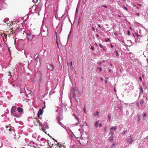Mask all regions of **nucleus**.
Listing matches in <instances>:
<instances>
[{
	"instance_id": "1",
	"label": "nucleus",
	"mask_w": 148,
	"mask_h": 148,
	"mask_svg": "<svg viewBox=\"0 0 148 148\" xmlns=\"http://www.w3.org/2000/svg\"><path fill=\"white\" fill-rule=\"evenodd\" d=\"M17 107L15 106H13L11 110V114L12 115L15 117H19V115L18 113Z\"/></svg>"
},
{
	"instance_id": "54",
	"label": "nucleus",
	"mask_w": 148,
	"mask_h": 148,
	"mask_svg": "<svg viewBox=\"0 0 148 148\" xmlns=\"http://www.w3.org/2000/svg\"><path fill=\"white\" fill-rule=\"evenodd\" d=\"M97 37H98L99 35H98V34H97Z\"/></svg>"
},
{
	"instance_id": "12",
	"label": "nucleus",
	"mask_w": 148,
	"mask_h": 148,
	"mask_svg": "<svg viewBox=\"0 0 148 148\" xmlns=\"http://www.w3.org/2000/svg\"><path fill=\"white\" fill-rule=\"evenodd\" d=\"M116 128H117V127L116 126H114V127H112L110 128V130H116Z\"/></svg>"
},
{
	"instance_id": "15",
	"label": "nucleus",
	"mask_w": 148,
	"mask_h": 148,
	"mask_svg": "<svg viewBox=\"0 0 148 148\" xmlns=\"http://www.w3.org/2000/svg\"><path fill=\"white\" fill-rule=\"evenodd\" d=\"M73 91H72L73 92L72 97H74L76 96L75 94V92L73 89Z\"/></svg>"
},
{
	"instance_id": "17",
	"label": "nucleus",
	"mask_w": 148,
	"mask_h": 148,
	"mask_svg": "<svg viewBox=\"0 0 148 148\" xmlns=\"http://www.w3.org/2000/svg\"><path fill=\"white\" fill-rule=\"evenodd\" d=\"M144 101L143 100H141L140 101V104L141 106H143V104L144 103Z\"/></svg>"
},
{
	"instance_id": "56",
	"label": "nucleus",
	"mask_w": 148,
	"mask_h": 148,
	"mask_svg": "<svg viewBox=\"0 0 148 148\" xmlns=\"http://www.w3.org/2000/svg\"><path fill=\"white\" fill-rule=\"evenodd\" d=\"M111 47H113V46H112V45H111Z\"/></svg>"
},
{
	"instance_id": "29",
	"label": "nucleus",
	"mask_w": 148,
	"mask_h": 148,
	"mask_svg": "<svg viewBox=\"0 0 148 148\" xmlns=\"http://www.w3.org/2000/svg\"><path fill=\"white\" fill-rule=\"evenodd\" d=\"M137 5L140 6H142L143 5L142 4H138V3H137Z\"/></svg>"
},
{
	"instance_id": "30",
	"label": "nucleus",
	"mask_w": 148,
	"mask_h": 148,
	"mask_svg": "<svg viewBox=\"0 0 148 148\" xmlns=\"http://www.w3.org/2000/svg\"><path fill=\"white\" fill-rule=\"evenodd\" d=\"M99 45L100 48H103V46L101 44H99Z\"/></svg>"
},
{
	"instance_id": "46",
	"label": "nucleus",
	"mask_w": 148,
	"mask_h": 148,
	"mask_svg": "<svg viewBox=\"0 0 148 148\" xmlns=\"http://www.w3.org/2000/svg\"><path fill=\"white\" fill-rule=\"evenodd\" d=\"M71 66H72V62H71Z\"/></svg>"
},
{
	"instance_id": "50",
	"label": "nucleus",
	"mask_w": 148,
	"mask_h": 148,
	"mask_svg": "<svg viewBox=\"0 0 148 148\" xmlns=\"http://www.w3.org/2000/svg\"><path fill=\"white\" fill-rule=\"evenodd\" d=\"M12 28H10V31L12 30Z\"/></svg>"
},
{
	"instance_id": "18",
	"label": "nucleus",
	"mask_w": 148,
	"mask_h": 148,
	"mask_svg": "<svg viewBox=\"0 0 148 148\" xmlns=\"http://www.w3.org/2000/svg\"><path fill=\"white\" fill-rule=\"evenodd\" d=\"M136 31L138 33L140 34V29L139 28H138V29L136 30Z\"/></svg>"
},
{
	"instance_id": "31",
	"label": "nucleus",
	"mask_w": 148,
	"mask_h": 148,
	"mask_svg": "<svg viewBox=\"0 0 148 148\" xmlns=\"http://www.w3.org/2000/svg\"><path fill=\"white\" fill-rule=\"evenodd\" d=\"M101 6H103V7H105V8H107V6H106V5H101Z\"/></svg>"
},
{
	"instance_id": "34",
	"label": "nucleus",
	"mask_w": 148,
	"mask_h": 148,
	"mask_svg": "<svg viewBox=\"0 0 148 148\" xmlns=\"http://www.w3.org/2000/svg\"><path fill=\"white\" fill-rule=\"evenodd\" d=\"M99 126L100 127H102V124L101 123H100L99 124Z\"/></svg>"
},
{
	"instance_id": "4",
	"label": "nucleus",
	"mask_w": 148,
	"mask_h": 148,
	"mask_svg": "<svg viewBox=\"0 0 148 148\" xmlns=\"http://www.w3.org/2000/svg\"><path fill=\"white\" fill-rule=\"evenodd\" d=\"M126 141L127 142L129 143V144H132V143L133 141V138L132 135H130L127 138Z\"/></svg>"
},
{
	"instance_id": "9",
	"label": "nucleus",
	"mask_w": 148,
	"mask_h": 148,
	"mask_svg": "<svg viewBox=\"0 0 148 148\" xmlns=\"http://www.w3.org/2000/svg\"><path fill=\"white\" fill-rule=\"evenodd\" d=\"M17 110L18 112L21 113L23 111V109L22 108L18 107L17 108Z\"/></svg>"
},
{
	"instance_id": "20",
	"label": "nucleus",
	"mask_w": 148,
	"mask_h": 148,
	"mask_svg": "<svg viewBox=\"0 0 148 148\" xmlns=\"http://www.w3.org/2000/svg\"><path fill=\"white\" fill-rule=\"evenodd\" d=\"M115 52L116 53V56L117 57H118L119 56V54L118 53V51H115Z\"/></svg>"
},
{
	"instance_id": "5",
	"label": "nucleus",
	"mask_w": 148,
	"mask_h": 148,
	"mask_svg": "<svg viewBox=\"0 0 148 148\" xmlns=\"http://www.w3.org/2000/svg\"><path fill=\"white\" fill-rule=\"evenodd\" d=\"M56 42L57 44L58 47L59 48L58 45L59 43H60L61 44H62L60 41V37L58 36L57 33L56 31Z\"/></svg>"
},
{
	"instance_id": "3",
	"label": "nucleus",
	"mask_w": 148,
	"mask_h": 148,
	"mask_svg": "<svg viewBox=\"0 0 148 148\" xmlns=\"http://www.w3.org/2000/svg\"><path fill=\"white\" fill-rule=\"evenodd\" d=\"M41 33L43 36H46L48 34L47 28H41Z\"/></svg>"
},
{
	"instance_id": "58",
	"label": "nucleus",
	"mask_w": 148,
	"mask_h": 148,
	"mask_svg": "<svg viewBox=\"0 0 148 148\" xmlns=\"http://www.w3.org/2000/svg\"><path fill=\"white\" fill-rule=\"evenodd\" d=\"M103 50H104V51H105V50H105V49H104V48H103Z\"/></svg>"
},
{
	"instance_id": "10",
	"label": "nucleus",
	"mask_w": 148,
	"mask_h": 148,
	"mask_svg": "<svg viewBox=\"0 0 148 148\" xmlns=\"http://www.w3.org/2000/svg\"><path fill=\"white\" fill-rule=\"evenodd\" d=\"M57 120L58 121V123L60 125L62 126V125H63L60 122V116H58L57 118Z\"/></svg>"
},
{
	"instance_id": "19",
	"label": "nucleus",
	"mask_w": 148,
	"mask_h": 148,
	"mask_svg": "<svg viewBox=\"0 0 148 148\" xmlns=\"http://www.w3.org/2000/svg\"><path fill=\"white\" fill-rule=\"evenodd\" d=\"M57 145V146L59 148H61V147L62 146V145L61 144H60V143H58Z\"/></svg>"
},
{
	"instance_id": "57",
	"label": "nucleus",
	"mask_w": 148,
	"mask_h": 148,
	"mask_svg": "<svg viewBox=\"0 0 148 148\" xmlns=\"http://www.w3.org/2000/svg\"><path fill=\"white\" fill-rule=\"evenodd\" d=\"M140 119L138 120V121H139L140 122Z\"/></svg>"
},
{
	"instance_id": "26",
	"label": "nucleus",
	"mask_w": 148,
	"mask_h": 148,
	"mask_svg": "<svg viewBox=\"0 0 148 148\" xmlns=\"http://www.w3.org/2000/svg\"><path fill=\"white\" fill-rule=\"evenodd\" d=\"M139 78L140 81L141 82L142 80V78H141V76Z\"/></svg>"
},
{
	"instance_id": "6",
	"label": "nucleus",
	"mask_w": 148,
	"mask_h": 148,
	"mask_svg": "<svg viewBox=\"0 0 148 148\" xmlns=\"http://www.w3.org/2000/svg\"><path fill=\"white\" fill-rule=\"evenodd\" d=\"M43 110H41V109H40L38 113H37V116L40 119H42V117H40V115H41L43 113Z\"/></svg>"
},
{
	"instance_id": "53",
	"label": "nucleus",
	"mask_w": 148,
	"mask_h": 148,
	"mask_svg": "<svg viewBox=\"0 0 148 148\" xmlns=\"http://www.w3.org/2000/svg\"><path fill=\"white\" fill-rule=\"evenodd\" d=\"M110 66H112V64H111V63H110Z\"/></svg>"
},
{
	"instance_id": "55",
	"label": "nucleus",
	"mask_w": 148,
	"mask_h": 148,
	"mask_svg": "<svg viewBox=\"0 0 148 148\" xmlns=\"http://www.w3.org/2000/svg\"><path fill=\"white\" fill-rule=\"evenodd\" d=\"M109 71L110 72H111V69H110V70H109Z\"/></svg>"
},
{
	"instance_id": "8",
	"label": "nucleus",
	"mask_w": 148,
	"mask_h": 148,
	"mask_svg": "<svg viewBox=\"0 0 148 148\" xmlns=\"http://www.w3.org/2000/svg\"><path fill=\"white\" fill-rule=\"evenodd\" d=\"M48 68L49 70L51 71H53L54 69L53 66L51 64H49L48 66Z\"/></svg>"
},
{
	"instance_id": "40",
	"label": "nucleus",
	"mask_w": 148,
	"mask_h": 148,
	"mask_svg": "<svg viewBox=\"0 0 148 148\" xmlns=\"http://www.w3.org/2000/svg\"><path fill=\"white\" fill-rule=\"evenodd\" d=\"M44 25V24H43H43H42V26H41V28H43V27H44V25Z\"/></svg>"
},
{
	"instance_id": "48",
	"label": "nucleus",
	"mask_w": 148,
	"mask_h": 148,
	"mask_svg": "<svg viewBox=\"0 0 148 148\" xmlns=\"http://www.w3.org/2000/svg\"><path fill=\"white\" fill-rule=\"evenodd\" d=\"M140 115H138V118H140Z\"/></svg>"
},
{
	"instance_id": "38",
	"label": "nucleus",
	"mask_w": 148,
	"mask_h": 148,
	"mask_svg": "<svg viewBox=\"0 0 148 148\" xmlns=\"http://www.w3.org/2000/svg\"><path fill=\"white\" fill-rule=\"evenodd\" d=\"M75 117L78 120L79 119L76 116H75Z\"/></svg>"
},
{
	"instance_id": "59",
	"label": "nucleus",
	"mask_w": 148,
	"mask_h": 148,
	"mask_svg": "<svg viewBox=\"0 0 148 148\" xmlns=\"http://www.w3.org/2000/svg\"><path fill=\"white\" fill-rule=\"evenodd\" d=\"M92 29H93V30H95V28H92Z\"/></svg>"
},
{
	"instance_id": "37",
	"label": "nucleus",
	"mask_w": 148,
	"mask_h": 148,
	"mask_svg": "<svg viewBox=\"0 0 148 148\" xmlns=\"http://www.w3.org/2000/svg\"><path fill=\"white\" fill-rule=\"evenodd\" d=\"M8 130L9 131H10L11 130H10V127H9V128L8 129Z\"/></svg>"
},
{
	"instance_id": "42",
	"label": "nucleus",
	"mask_w": 148,
	"mask_h": 148,
	"mask_svg": "<svg viewBox=\"0 0 148 148\" xmlns=\"http://www.w3.org/2000/svg\"><path fill=\"white\" fill-rule=\"evenodd\" d=\"M125 132H126V131H124V132H123V134L124 135V134H125Z\"/></svg>"
},
{
	"instance_id": "28",
	"label": "nucleus",
	"mask_w": 148,
	"mask_h": 148,
	"mask_svg": "<svg viewBox=\"0 0 148 148\" xmlns=\"http://www.w3.org/2000/svg\"><path fill=\"white\" fill-rule=\"evenodd\" d=\"M108 117L109 120L110 121V115H108Z\"/></svg>"
},
{
	"instance_id": "47",
	"label": "nucleus",
	"mask_w": 148,
	"mask_h": 148,
	"mask_svg": "<svg viewBox=\"0 0 148 148\" xmlns=\"http://www.w3.org/2000/svg\"><path fill=\"white\" fill-rule=\"evenodd\" d=\"M84 112H85V111H86V110H85V108H84Z\"/></svg>"
},
{
	"instance_id": "2",
	"label": "nucleus",
	"mask_w": 148,
	"mask_h": 148,
	"mask_svg": "<svg viewBox=\"0 0 148 148\" xmlns=\"http://www.w3.org/2000/svg\"><path fill=\"white\" fill-rule=\"evenodd\" d=\"M17 22V23H18ZM17 23L15 21L14 22H9L6 23L7 26L10 27H12V28H13V27H16V28H20V26L18 25H16Z\"/></svg>"
},
{
	"instance_id": "52",
	"label": "nucleus",
	"mask_w": 148,
	"mask_h": 148,
	"mask_svg": "<svg viewBox=\"0 0 148 148\" xmlns=\"http://www.w3.org/2000/svg\"><path fill=\"white\" fill-rule=\"evenodd\" d=\"M95 45L97 46H98V45H97V43H95Z\"/></svg>"
},
{
	"instance_id": "44",
	"label": "nucleus",
	"mask_w": 148,
	"mask_h": 148,
	"mask_svg": "<svg viewBox=\"0 0 148 148\" xmlns=\"http://www.w3.org/2000/svg\"><path fill=\"white\" fill-rule=\"evenodd\" d=\"M101 62H99V64L100 65L101 64Z\"/></svg>"
},
{
	"instance_id": "25",
	"label": "nucleus",
	"mask_w": 148,
	"mask_h": 148,
	"mask_svg": "<svg viewBox=\"0 0 148 148\" xmlns=\"http://www.w3.org/2000/svg\"><path fill=\"white\" fill-rule=\"evenodd\" d=\"M91 49L92 50H94V47H93L92 46L91 47Z\"/></svg>"
},
{
	"instance_id": "39",
	"label": "nucleus",
	"mask_w": 148,
	"mask_h": 148,
	"mask_svg": "<svg viewBox=\"0 0 148 148\" xmlns=\"http://www.w3.org/2000/svg\"><path fill=\"white\" fill-rule=\"evenodd\" d=\"M9 126H5V127L6 128H8L9 127Z\"/></svg>"
},
{
	"instance_id": "14",
	"label": "nucleus",
	"mask_w": 148,
	"mask_h": 148,
	"mask_svg": "<svg viewBox=\"0 0 148 148\" xmlns=\"http://www.w3.org/2000/svg\"><path fill=\"white\" fill-rule=\"evenodd\" d=\"M135 34L136 35V36L138 38H139V37H142V36L141 35H139L138 33L136 32H135Z\"/></svg>"
},
{
	"instance_id": "13",
	"label": "nucleus",
	"mask_w": 148,
	"mask_h": 148,
	"mask_svg": "<svg viewBox=\"0 0 148 148\" xmlns=\"http://www.w3.org/2000/svg\"><path fill=\"white\" fill-rule=\"evenodd\" d=\"M114 136H111L109 138V141H113L114 140L113 139Z\"/></svg>"
},
{
	"instance_id": "36",
	"label": "nucleus",
	"mask_w": 148,
	"mask_h": 148,
	"mask_svg": "<svg viewBox=\"0 0 148 148\" xmlns=\"http://www.w3.org/2000/svg\"><path fill=\"white\" fill-rule=\"evenodd\" d=\"M3 34L0 31V35H2Z\"/></svg>"
},
{
	"instance_id": "7",
	"label": "nucleus",
	"mask_w": 148,
	"mask_h": 148,
	"mask_svg": "<svg viewBox=\"0 0 148 148\" xmlns=\"http://www.w3.org/2000/svg\"><path fill=\"white\" fill-rule=\"evenodd\" d=\"M28 39L29 40H31L33 37V35L31 34H28L27 35Z\"/></svg>"
},
{
	"instance_id": "32",
	"label": "nucleus",
	"mask_w": 148,
	"mask_h": 148,
	"mask_svg": "<svg viewBox=\"0 0 148 148\" xmlns=\"http://www.w3.org/2000/svg\"><path fill=\"white\" fill-rule=\"evenodd\" d=\"M127 32H128V34L129 35H130V31L129 30H128Z\"/></svg>"
},
{
	"instance_id": "23",
	"label": "nucleus",
	"mask_w": 148,
	"mask_h": 148,
	"mask_svg": "<svg viewBox=\"0 0 148 148\" xmlns=\"http://www.w3.org/2000/svg\"><path fill=\"white\" fill-rule=\"evenodd\" d=\"M115 144H113L111 146V148H113V147L115 145Z\"/></svg>"
},
{
	"instance_id": "60",
	"label": "nucleus",
	"mask_w": 148,
	"mask_h": 148,
	"mask_svg": "<svg viewBox=\"0 0 148 148\" xmlns=\"http://www.w3.org/2000/svg\"><path fill=\"white\" fill-rule=\"evenodd\" d=\"M103 62H105V61H103Z\"/></svg>"
},
{
	"instance_id": "16",
	"label": "nucleus",
	"mask_w": 148,
	"mask_h": 148,
	"mask_svg": "<svg viewBox=\"0 0 148 148\" xmlns=\"http://www.w3.org/2000/svg\"><path fill=\"white\" fill-rule=\"evenodd\" d=\"M146 116V113L145 112V113H143V120H145V117Z\"/></svg>"
},
{
	"instance_id": "11",
	"label": "nucleus",
	"mask_w": 148,
	"mask_h": 148,
	"mask_svg": "<svg viewBox=\"0 0 148 148\" xmlns=\"http://www.w3.org/2000/svg\"><path fill=\"white\" fill-rule=\"evenodd\" d=\"M99 123V121H97L95 123L94 125L96 128H97L98 127Z\"/></svg>"
},
{
	"instance_id": "35",
	"label": "nucleus",
	"mask_w": 148,
	"mask_h": 148,
	"mask_svg": "<svg viewBox=\"0 0 148 148\" xmlns=\"http://www.w3.org/2000/svg\"><path fill=\"white\" fill-rule=\"evenodd\" d=\"M110 40V39H108L107 40H106L105 41L106 42H107L108 41H109Z\"/></svg>"
},
{
	"instance_id": "45",
	"label": "nucleus",
	"mask_w": 148,
	"mask_h": 148,
	"mask_svg": "<svg viewBox=\"0 0 148 148\" xmlns=\"http://www.w3.org/2000/svg\"><path fill=\"white\" fill-rule=\"evenodd\" d=\"M136 15H137V16H139V13H137L136 14Z\"/></svg>"
},
{
	"instance_id": "27",
	"label": "nucleus",
	"mask_w": 148,
	"mask_h": 148,
	"mask_svg": "<svg viewBox=\"0 0 148 148\" xmlns=\"http://www.w3.org/2000/svg\"><path fill=\"white\" fill-rule=\"evenodd\" d=\"M107 127H105L104 128V130L105 131H106L107 130Z\"/></svg>"
},
{
	"instance_id": "24",
	"label": "nucleus",
	"mask_w": 148,
	"mask_h": 148,
	"mask_svg": "<svg viewBox=\"0 0 148 148\" xmlns=\"http://www.w3.org/2000/svg\"><path fill=\"white\" fill-rule=\"evenodd\" d=\"M96 114L97 115H98V116L99 115V112H98V111H97V112H96Z\"/></svg>"
},
{
	"instance_id": "49",
	"label": "nucleus",
	"mask_w": 148,
	"mask_h": 148,
	"mask_svg": "<svg viewBox=\"0 0 148 148\" xmlns=\"http://www.w3.org/2000/svg\"><path fill=\"white\" fill-rule=\"evenodd\" d=\"M105 83L106 84L107 82V80H106L105 81Z\"/></svg>"
},
{
	"instance_id": "51",
	"label": "nucleus",
	"mask_w": 148,
	"mask_h": 148,
	"mask_svg": "<svg viewBox=\"0 0 148 148\" xmlns=\"http://www.w3.org/2000/svg\"><path fill=\"white\" fill-rule=\"evenodd\" d=\"M125 10H127V8H126L125 7Z\"/></svg>"
},
{
	"instance_id": "43",
	"label": "nucleus",
	"mask_w": 148,
	"mask_h": 148,
	"mask_svg": "<svg viewBox=\"0 0 148 148\" xmlns=\"http://www.w3.org/2000/svg\"><path fill=\"white\" fill-rule=\"evenodd\" d=\"M4 34V37H7L6 35L5 34Z\"/></svg>"
},
{
	"instance_id": "22",
	"label": "nucleus",
	"mask_w": 148,
	"mask_h": 148,
	"mask_svg": "<svg viewBox=\"0 0 148 148\" xmlns=\"http://www.w3.org/2000/svg\"><path fill=\"white\" fill-rule=\"evenodd\" d=\"M109 134H111V136H113V135L114 134V132H110L109 133Z\"/></svg>"
},
{
	"instance_id": "33",
	"label": "nucleus",
	"mask_w": 148,
	"mask_h": 148,
	"mask_svg": "<svg viewBox=\"0 0 148 148\" xmlns=\"http://www.w3.org/2000/svg\"><path fill=\"white\" fill-rule=\"evenodd\" d=\"M98 68L99 69V70H100V71H101V68L100 67H98Z\"/></svg>"
},
{
	"instance_id": "21",
	"label": "nucleus",
	"mask_w": 148,
	"mask_h": 148,
	"mask_svg": "<svg viewBox=\"0 0 148 148\" xmlns=\"http://www.w3.org/2000/svg\"><path fill=\"white\" fill-rule=\"evenodd\" d=\"M37 122H38V123H39L40 125H41V123L40 122V121L39 120H37Z\"/></svg>"
},
{
	"instance_id": "41",
	"label": "nucleus",
	"mask_w": 148,
	"mask_h": 148,
	"mask_svg": "<svg viewBox=\"0 0 148 148\" xmlns=\"http://www.w3.org/2000/svg\"><path fill=\"white\" fill-rule=\"evenodd\" d=\"M100 79L101 81H103V78H102V77H101V78H100Z\"/></svg>"
}]
</instances>
